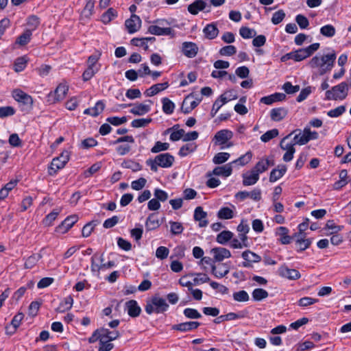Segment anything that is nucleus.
<instances>
[{"instance_id":"nucleus-45","label":"nucleus","mask_w":351,"mask_h":351,"mask_svg":"<svg viewBox=\"0 0 351 351\" xmlns=\"http://www.w3.org/2000/svg\"><path fill=\"white\" fill-rule=\"evenodd\" d=\"M252 154L251 152H247L245 154L241 156L239 158L234 160L232 164H237L241 166H244L247 164L252 159Z\"/></svg>"},{"instance_id":"nucleus-62","label":"nucleus","mask_w":351,"mask_h":351,"mask_svg":"<svg viewBox=\"0 0 351 351\" xmlns=\"http://www.w3.org/2000/svg\"><path fill=\"white\" fill-rule=\"evenodd\" d=\"M293 60L295 62H300L307 58H308L304 48L299 49L293 51Z\"/></svg>"},{"instance_id":"nucleus-58","label":"nucleus","mask_w":351,"mask_h":351,"mask_svg":"<svg viewBox=\"0 0 351 351\" xmlns=\"http://www.w3.org/2000/svg\"><path fill=\"white\" fill-rule=\"evenodd\" d=\"M319 300L317 299L312 298L310 297H304L298 301V304L302 307H306L317 303Z\"/></svg>"},{"instance_id":"nucleus-13","label":"nucleus","mask_w":351,"mask_h":351,"mask_svg":"<svg viewBox=\"0 0 351 351\" xmlns=\"http://www.w3.org/2000/svg\"><path fill=\"white\" fill-rule=\"evenodd\" d=\"M232 171V163L226 164L223 166L216 167L212 172L207 173L208 177H210L213 175L221 176L223 177H228L231 175Z\"/></svg>"},{"instance_id":"nucleus-42","label":"nucleus","mask_w":351,"mask_h":351,"mask_svg":"<svg viewBox=\"0 0 351 351\" xmlns=\"http://www.w3.org/2000/svg\"><path fill=\"white\" fill-rule=\"evenodd\" d=\"M217 217L221 219H230L234 217V213L231 208L223 207L218 211Z\"/></svg>"},{"instance_id":"nucleus-46","label":"nucleus","mask_w":351,"mask_h":351,"mask_svg":"<svg viewBox=\"0 0 351 351\" xmlns=\"http://www.w3.org/2000/svg\"><path fill=\"white\" fill-rule=\"evenodd\" d=\"M96 261H99L102 263L104 261L103 254L99 256L98 254H95L91 258V271L93 272L99 271L101 270L100 265L96 263Z\"/></svg>"},{"instance_id":"nucleus-43","label":"nucleus","mask_w":351,"mask_h":351,"mask_svg":"<svg viewBox=\"0 0 351 351\" xmlns=\"http://www.w3.org/2000/svg\"><path fill=\"white\" fill-rule=\"evenodd\" d=\"M252 295L254 300L261 301L267 298L269 294L266 290L261 288H257L252 291Z\"/></svg>"},{"instance_id":"nucleus-4","label":"nucleus","mask_w":351,"mask_h":351,"mask_svg":"<svg viewBox=\"0 0 351 351\" xmlns=\"http://www.w3.org/2000/svg\"><path fill=\"white\" fill-rule=\"evenodd\" d=\"M69 160V152L64 150L60 156L53 158L49 167L48 173L50 176L56 174L58 170L62 169Z\"/></svg>"},{"instance_id":"nucleus-33","label":"nucleus","mask_w":351,"mask_h":351,"mask_svg":"<svg viewBox=\"0 0 351 351\" xmlns=\"http://www.w3.org/2000/svg\"><path fill=\"white\" fill-rule=\"evenodd\" d=\"M23 318H24V314L22 313H18L16 315H15L11 322L12 330L9 332L8 331L9 327L7 326L5 328L7 332L10 333L11 335L14 334L16 331V329L19 327V326L21 323V321L23 319Z\"/></svg>"},{"instance_id":"nucleus-16","label":"nucleus","mask_w":351,"mask_h":351,"mask_svg":"<svg viewBox=\"0 0 351 351\" xmlns=\"http://www.w3.org/2000/svg\"><path fill=\"white\" fill-rule=\"evenodd\" d=\"M161 225V222L159 221L158 215L156 213H151L147 217L145 221V230L146 231H152L156 230Z\"/></svg>"},{"instance_id":"nucleus-11","label":"nucleus","mask_w":351,"mask_h":351,"mask_svg":"<svg viewBox=\"0 0 351 351\" xmlns=\"http://www.w3.org/2000/svg\"><path fill=\"white\" fill-rule=\"evenodd\" d=\"M97 333L99 334V341H113L117 339L120 334L117 330L110 331L107 328H99L97 330Z\"/></svg>"},{"instance_id":"nucleus-49","label":"nucleus","mask_w":351,"mask_h":351,"mask_svg":"<svg viewBox=\"0 0 351 351\" xmlns=\"http://www.w3.org/2000/svg\"><path fill=\"white\" fill-rule=\"evenodd\" d=\"M230 158V154L227 152L217 153L213 158V162L216 165H220L226 162Z\"/></svg>"},{"instance_id":"nucleus-48","label":"nucleus","mask_w":351,"mask_h":351,"mask_svg":"<svg viewBox=\"0 0 351 351\" xmlns=\"http://www.w3.org/2000/svg\"><path fill=\"white\" fill-rule=\"evenodd\" d=\"M27 65V60L26 58L23 57H19L16 59L14 64V69L16 72H21L25 69Z\"/></svg>"},{"instance_id":"nucleus-36","label":"nucleus","mask_w":351,"mask_h":351,"mask_svg":"<svg viewBox=\"0 0 351 351\" xmlns=\"http://www.w3.org/2000/svg\"><path fill=\"white\" fill-rule=\"evenodd\" d=\"M162 111L167 114H171L175 108V104L169 98L164 97L162 99Z\"/></svg>"},{"instance_id":"nucleus-61","label":"nucleus","mask_w":351,"mask_h":351,"mask_svg":"<svg viewBox=\"0 0 351 351\" xmlns=\"http://www.w3.org/2000/svg\"><path fill=\"white\" fill-rule=\"evenodd\" d=\"M236 52H237V49L233 45H227V46L223 47L219 50V53L221 56H230L235 54Z\"/></svg>"},{"instance_id":"nucleus-37","label":"nucleus","mask_w":351,"mask_h":351,"mask_svg":"<svg viewBox=\"0 0 351 351\" xmlns=\"http://www.w3.org/2000/svg\"><path fill=\"white\" fill-rule=\"evenodd\" d=\"M32 35V29L25 30L23 33L18 37L16 43L21 46L27 45L30 41Z\"/></svg>"},{"instance_id":"nucleus-51","label":"nucleus","mask_w":351,"mask_h":351,"mask_svg":"<svg viewBox=\"0 0 351 351\" xmlns=\"http://www.w3.org/2000/svg\"><path fill=\"white\" fill-rule=\"evenodd\" d=\"M183 313L186 317L191 319H199L202 317V315L195 308H186L184 310Z\"/></svg>"},{"instance_id":"nucleus-40","label":"nucleus","mask_w":351,"mask_h":351,"mask_svg":"<svg viewBox=\"0 0 351 351\" xmlns=\"http://www.w3.org/2000/svg\"><path fill=\"white\" fill-rule=\"evenodd\" d=\"M312 243L311 239L300 238L295 242L297 250L298 252H302L306 249L308 248Z\"/></svg>"},{"instance_id":"nucleus-21","label":"nucleus","mask_w":351,"mask_h":351,"mask_svg":"<svg viewBox=\"0 0 351 351\" xmlns=\"http://www.w3.org/2000/svg\"><path fill=\"white\" fill-rule=\"evenodd\" d=\"M148 32L154 35L161 36H174L173 30L171 27H160L157 25H150L148 27Z\"/></svg>"},{"instance_id":"nucleus-14","label":"nucleus","mask_w":351,"mask_h":351,"mask_svg":"<svg viewBox=\"0 0 351 351\" xmlns=\"http://www.w3.org/2000/svg\"><path fill=\"white\" fill-rule=\"evenodd\" d=\"M156 161L158 162V165L162 168H169L171 167L174 162V157L169 154L164 153L157 155Z\"/></svg>"},{"instance_id":"nucleus-17","label":"nucleus","mask_w":351,"mask_h":351,"mask_svg":"<svg viewBox=\"0 0 351 351\" xmlns=\"http://www.w3.org/2000/svg\"><path fill=\"white\" fill-rule=\"evenodd\" d=\"M279 274L281 276L290 280H297L300 278V274L297 269H289L285 265L279 268Z\"/></svg>"},{"instance_id":"nucleus-10","label":"nucleus","mask_w":351,"mask_h":351,"mask_svg":"<svg viewBox=\"0 0 351 351\" xmlns=\"http://www.w3.org/2000/svg\"><path fill=\"white\" fill-rule=\"evenodd\" d=\"M210 254H213L215 262H221L225 258L231 257L230 250L221 247L211 249Z\"/></svg>"},{"instance_id":"nucleus-50","label":"nucleus","mask_w":351,"mask_h":351,"mask_svg":"<svg viewBox=\"0 0 351 351\" xmlns=\"http://www.w3.org/2000/svg\"><path fill=\"white\" fill-rule=\"evenodd\" d=\"M170 231L173 235L180 234L184 230V228L181 223L177 221H169Z\"/></svg>"},{"instance_id":"nucleus-39","label":"nucleus","mask_w":351,"mask_h":351,"mask_svg":"<svg viewBox=\"0 0 351 351\" xmlns=\"http://www.w3.org/2000/svg\"><path fill=\"white\" fill-rule=\"evenodd\" d=\"M117 16V12L114 9L110 8L102 14L101 21L104 24H108Z\"/></svg>"},{"instance_id":"nucleus-53","label":"nucleus","mask_w":351,"mask_h":351,"mask_svg":"<svg viewBox=\"0 0 351 351\" xmlns=\"http://www.w3.org/2000/svg\"><path fill=\"white\" fill-rule=\"evenodd\" d=\"M169 144L168 143H162L160 141L156 142L154 147L151 149L152 153H158L162 151H166L169 149Z\"/></svg>"},{"instance_id":"nucleus-9","label":"nucleus","mask_w":351,"mask_h":351,"mask_svg":"<svg viewBox=\"0 0 351 351\" xmlns=\"http://www.w3.org/2000/svg\"><path fill=\"white\" fill-rule=\"evenodd\" d=\"M78 220V217L75 215L67 217L58 227L56 231L58 233H66Z\"/></svg>"},{"instance_id":"nucleus-27","label":"nucleus","mask_w":351,"mask_h":351,"mask_svg":"<svg viewBox=\"0 0 351 351\" xmlns=\"http://www.w3.org/2000/svg\"><path fill=\"white\" fill-rule=\"evenodd\" d=\"M219 29L215 23L208 24L204 29L203 33L206 38L213 40L219 34Z\"/></svg>"},{"instance_id":"nucleus-31","label":"nucleus","mask_w":351,"mask_h":351,"mask_svg":"<svg viewBox=\"0 0 351 351\" xmlns=\"http://www.w3.org/2000/svg\"><path fill=\"white\" fill-rule=\"evenodd\" d=\"M168 86V82L156 84L147 89L144 94L146 97H152L158 94L159 92L165 90Z\"/></svg>"},{"instance_id":"nucleus-7","label":"nucleus","mask_w":351,"mask_h":351,"mask_svg":"<svg viewBox=\"0 0 351 351\" xmlns=\"http://www.w3.org/2000/svg\"><path fill=\"white\" fill-rule=\"evenodd\" d=\"M241 256L245 260L242 263V266L244 267H252V263H259L261 261V257L259 255L250 250L244 251Z\"/></svg>"},{"instance_id":"nucleus-18","label":"nucleus","mask_w":351,"mask_h":351,"mask_svg":"<svg viewBox=\"0 0 351 351\" xmlns=\"http://www.w3.org/2000/svg\"><path fill=\"white\" fill-rule=\"evenodd\" d=\"M200 326L198 322L191 321L173 325L172 329L181 332H186L197 328Z\"/></svg>"},{"instance_id":"nucleus-29","label":"nucleus","mask_w":351,"mask_h":351,"mask_svg":"<svg viewBox=\"0 0 351 351\" xmlns=\"http://www.w3.org/2000/svg\"><path fill=\"white\" fill-rule=\"evenodd\" d=\"M276 235L280 237L279 241L283 245H287L291 243L292 238L288 235L289 229L284 226H280L276 229Z\"/></svg>"},{"instance_id":"nucleus-54","label":"nucleus","mask_w":351,"mask_h":351,"mask_svg":"<svg viewBox=\"0 0 351 351\" xmlns=\"http://www.w3.org/2000/svg\"><path fill=\"white\" fill-rule=\"evenodd\" d=\"M278 134L279 132L277 129H272L271 130H268L261 136V140L265 143L268 142L271 139L276 137L278 135Z\"/></svg>"},{"instance_id":"nucleus-5","label":"nucleus","mask_w":351,"mask_h":351,"mask_svg":"<svg viewBox=\"0 0 351 351\" xmlns=\"http://www.w3.org/2000/svg\"><path fill=\"white\" fill-rule=\"evenodd\" d=\"M69 87L67 85L64 84H60L54 92H51L48 94V101L55 103L62 100L67 94Z\"/></svg>"},{"instance_id":"nucleus-63","label":"nucleus","mask_w":351,"mask_h":351,"mask_svg":"<svg viewBox=\"0 0 351 351\" xmlns=\"http://www.w3.org/2000/svg\"><path fill=\"white\" fill-rule=\"evenodd\" d=\"M169 254V249L165 246H160L156 250V256L160 260L167 258Z\"/></svg>"},{"instance_id":"nucleus-28","label":"nucleus","mask_w":351,"mask_h":351,"mask_svg":"<svg viewBox=\"0 0 351 351\" xmlns=\"http://www.w3.org/2000/svg\"><path fill=\"white\" fill-rule=\"evenodd\" d=\"M288 110L285 108H276L270 111L271 119L274 121H280L287 115Z\"/></svg>"},{"instance_id":"nucleus-3","label":"nucleus","mask_w":351,"mask_h":351,"mask_svg":"<svg viewBox=\"0 0 351 351\" xmlns=\"http://www.w3.org/2000/svg\"><path fill=\"white\" fill-rule=\"evenodd\" d=\"M348 94V86L346 82H343L338 85L333 86L331 90L326 92V99L328 100H343L346 98Z\"/></svg>"},{"instance_id":"nucleus-22","label":"nucleus","mask_w":351,"mask_h":351,"mask_svg":"<svg viewBox=\"0 0 351 351\" xmlns=\"http://www.w3.org/2000/svg\"><path fill=\"white\" fill-rule=\"evenodd\" d=\"M125 307L128 311V314L131 317H138L141 312V307L138 305L137 302L134 300H130L128 301L125 303Z\"/></svg>"},{"instance_id":"nucleus-56","label":"nucleus","mask_w":351,"mask_h":351,"mask_svg":"<svg viewBox=\"0 0 351 351\" xmlns=\"http://www.w3.org/2000/svg\"><path fill=\"white\" fill-rule=\"evenodd\" d=\"M233 298L237 302H247L250 299L248 293L244 290L234 293Z\"/></svg>"},{"instance_id":"nucleus-25","label":"nucleus","mask_w":351,"mask_h":351,"mask_svg":"<svg viewBox=\"0 0 351 351\" xmlns=\"http://www.w3.org/2000/svg\"><path fill=\"white\" fill-rule=\"evenodd\" d=\"M243 184L244 186H251L255 184L259 180V176L252 169L243 174Z\"/></svg>"},{"instance_id":"nucleus-38","label":"nucleus","mask_w":351,"mask_h":351,"mask_svg":"<svg viewBox=\"0 0 351 351\" xmlns=\"http://www.w3.org/2000/svg\"><path fill=\"white\" fill-rule=\"evenodd\" d=\"M197 148L195 143H190L182 146L179 150L178 154L181 157L187 156L189 153L193 152Z\"/></svg>"},{"instance_id":"nucleus-20","label":"nucleus","mask_w":351,"mask_h":351,"mask_svg":"<svg viewBox=\"0 0 351 351\" xmlns=\"http://www.w3.org/2000/svg\"><path fill=\"white\" fill-rule=\"evenodd\" d=\"M207 213L204 211L202 207L197 206L194 211V219L199 221V226L201 228L207 226L208 221L206 219Z\"/></svg>"},{"instance_id":"nucleus-52","label":"nucleus","mask_w":351,"mask_h":351,"mask_svg":"<svg viewBox=\"0 0 351 351\" xmlns=\"http://www.w3.org/2000/svg\"><path fill=\"white\" fill-rule=\"evenodd\" d=\"M99 70V67L88 66L82 74L83 80L88 81L90 80Z\"/></svg>"},{"instance_id":"nucleus-19","label":"nucleus","mask_w":351,"mask_h":351,"mask_svg":"<svg viewBox=\"0 0 351 351\" xmlns=\"http://www.w3.org/2000/svg\"><path fill=\"white\" fill-rule=\"evenodd\" d=\"M233 136L232 131L228 130H221L217 132L215 135V139L219 145H223Z\"/></svg>"},{"instance_id":"nucleus-35","label":"nucleus","mask_w":351,"mask_h":351,"mask_svg":"<svg viewBox=\"0 0 351 351\" xmlns=\"http://www.w3.org/2000/svg\"><path fill=\"white\" fill-rule=\"evenodd\" d=\"M73 303V299L71 295L66 297L60 304L56 311L59 313H63L71 308Z\"/></svg>"},{"instance_id":"nucleus-15","label":"nucleus","mask_w":351,"mask_h":351,"mask_svg":"<svg viewBox=\"0 0 351 351\" xmlns=\"http://www.w3.org/2000/svg\"><path fill=\"white\" fill-rule=\"evenodd\" d=\"M148 104H136L130 110V112L138 116H142L147 112H149L151 110L150 106L153 104L152 101L149 99L146 101Z\"/></svg>"},{"instance_id":"nucleus-34","label":"nucleus","mask_w":351,"mask_h":351,"mask_svg":"<svg viewBox=\"0 0 351 351\" xmlns=\"http://www.w3.org/2000/svg\"><path fill=\"white\" fill-rule=\"evenodd\" d=\"M234 234L229 230H223L217 235L216 241L221 245L226 244L231 241Z\"/></svg>"},{"instance_id":"nucleus-1","label":"nucleus","mask_w":351,"mask_h":351,"mask_svg":"<svg viewBox=\"0 0 351 351\" xmlns=\"http://www.w3.org/2000/svg\"><path fill=\"white\" fill-rule=\"evenodd\" d=\"M336 58L337 56L335 51L320 57L315 56L309 61L308 65L312 69L318 68L319 74L323 75L332 70Z\"/></svg>"},{"instance_id":"nucleus-60","label":"nucleus","mask_w":351,"mask_h":351,"mask_svg":"<svg viewBox=\"0 0 351 351\" xmlns=\"http://www.w3.org/2000/svg\"><path fill=\"white\" fill-rule=\"evenodd\" d=\"M285 17V12L282 10H279L273 14L271 22L274 25H278L283 21Z\"/></svg>"},{"instance_id":"nucleus-64","label":"nucleus","mask_w":351,"mask_h":351,"mask_svg":"<svg viewBox=\"0 0 351 351\" xmlns=\"http://www.w3.org/2000/svg\"><path fill=\"white\" fill-rule=\"evenodd\" d=\"M295 21L301 29H306L309 25L308 19L302 14L297 15L295 17Z\"/></svg>"},{"instance_id":"nucleus-6","label":"nucleus","mask_w":351,"mask_h":351,"mask_svg":"<svg viewBox=\"0 0 351 351\" xmlns=\"http://www.w3.org/2000/svg\"><path fill=\"white\" fill-rule=\"evenodd\" d=\"M125 26L129 34L136 32L141 26V19L136 14H132L125 22Z\"/></svg>"},{"instance_id":"nucleus-41","label":"nucleus","mask_w":351,"mask_h":351,"mask_svg":"<svg viewBox=\"0 0 351 351\" xmlns=\"http://www.w3.org/2000/svg\"><path fill=\"white\" fill-rule=\"evenodd\" d=\"M268 162L265 161V160L263 158L261 160H259L252 169L255 173H257L258 176H259L260 173L266 171L268 169Z\"/></svg>"},{"instance_id":"nucleus-44","label":"nucleus","mask_w":351,"mask_h":351,"mask_svg":"<svg viewBox=\"0 0 351 351\" xmlns=\"http://www.w3.org/2000/svg\"><path fill=\"white\" fill-rule=\"evenodd\" d=\"M40 258L41 255L39 254H34L29 256L25 262V267L27 269L32 268Z\"/></svg>"},{"instance_id":"nucleus-23","label":"nucleus","mask_w":351,"mask_h":351,"mask_svg":"<svg viewBox=\"0 0 351 351\" xmlns=\"http://www.w3.org/2000/svg\"><path fill=\"white\" fill-rule=\"evenodd\" d=\"M207 7L208 5L205 1L195 0L188 6V11L191 14L196 15L199 12L204 10Z\"/></svg>"},{"instance_id":"nucleus-55","label":"nucleus","mask_w":351,"mask_h":351,"mask_svg":"<svg viewBox=\"0 0 351 351\" xmlns=\"http://www.w3.org/2000/svg\"><path fill=\"white\" fill-rule=\"evenodd\" d=\"M152 119L151 118L147 119H134L132 121L131 125L133 128H142L147 126L149 123L152 122Z\"/></svg>"},{"instance_id":"nucleus-57","label":"nucleus","mask_w":351,"mask_h":351,"mask_svg":"<svg viewBox=\"0 0 351 351\" xmlns=\"http://www.w3.org/2000/svg\"><path fill=\"white\" fill-rule=\"evenodd\" d=\"M15 112V109L12 106L0 107V118L12 116Z\"/></svg>"},{"instance_id":"nucleus-26","label":"nucleus","mask_w":351,"mask_h":351,"mask_svg":"<svg viewBox=\"0 0 351 351\" xmlns=\"http://www.w3.org/2000/svg\"><path fill=\"white\" fill-rule=\"evenodd\" d=\"M286 95L282 93H276L269 96L263 97L261 99V102L266 105H271L276 101H281L285 100Z\"/></svg>"},{"instance_id":"nucleus-59","label":"nucleus","mask_w":351,"mask_h":351,"mask_svg":"<svg viewBox=\"0 0 351 351\" xmlns=\"http://www.w3.org/2000/svg\"><path fill=\"white\" fill-rule=\"evenodd\" d=\"M239 34L243 38H251L256 36V32L247 27H241L239 29Z\"/></svg>"},{"instance_id":"nucleus-2","label":"nucleus","mask_w":351,"mask_h":351,"mask_svg":"<svg viewBox=\"0 0 351 351\" xmlns=\"http://www.w3.org/2000/svg\"><path fill=\"white\" fill-rule=\"evenodd\" d=\"M168 308L169 304L165 299L158 295H154L147 301L145 311L149 315L154 313L158 314L167 311Z\"/></svg>"},{"instance_id":"nucleus-30","label":"nucleus","mask_w":351,"mask_h":351,"mask_svg":"<svg viewBox=\"0 0 351 351\" xmlns=\"http://www.w3.org/2000/svg\"><path fill=\"white\" fill-rule=\"evenodd\" d=\"M287 171V167L284 165H278L277 168L274 169L269 176V181L271 182H276L282 178Z\"/></svg>"},{"instance_id":"nucleus-24","label":"nucleus","mask_w":351,"mask_h":351,"mask_svg":"<svg viewBox=\"0 0 351 351\" xmlns=\"http://www.w3.org/2000/svg\"><path fill=\"white\" fill-rule=\"evenodd\" d=\"M211 273L217 278H222L229 273V267L226 264L212 265Z\"/></svg>"},{"instance_id":"nucleus-32","label":"nucleus","mask_w":351,"mask_h":351,"mask_svg":"<svg viewBox=\"0 0 351 351\" xmlns=\"http://www.w3.org/2000/svg\"><path fill=\"white\" fill-rule=\"evenodd\" d=\"M104 107H105V105L103 103V101H98L95 104L94 107L86 109L84 111V113L85 114H89L92 117H97L103 112Z\"/></svg>"},{"instance_id":"nucleus-47","label":"nucleus","mask_w":351,"mask_h":351,"mask_svg":"<svg viewBox=\"0 0 351 351\" xmlns=\"http://www.w3.org/2000/svg\"><path fill=\"white\" fill-rule=\"evenodd\" d=\"M336 33L335 27L332 25H326L321 27L320 34L326 37H332Z\"/></svg>"},{"instance_id":"nucleus-8","label":"nucleus","mask_w":351,"mask_h":351,"mask_svg":"<svg viewBox=\"0 0 351 351\" xmlns=\"http://www.w3.org/2000/svg\"><path fill=\"white\" fill-rule=\"evenodd\" d=\"M181 51L186 57L193 58L197 56L199 48L195 43L184 42L182 44Z\"/></svg>"},{"instance_id":"nucleus-12","label":"nucleus","mask_w":351,"mask_h":351,"mask_svg":"<svg viewBox=\"0 0 351 351\" xmlns=\"http://www.w3.org/2000/svg\"><path fill=\"white\" fill-rule=\"evenodd\" d=\"M12 97L16 101L25 105L32 106L33 104L32 97L21 89H14L12 91Z\"/></svg>"}]
</instances>
